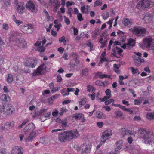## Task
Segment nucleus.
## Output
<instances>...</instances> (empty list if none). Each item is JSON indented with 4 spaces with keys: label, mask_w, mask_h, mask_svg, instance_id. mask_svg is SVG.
<instances>
[{
    "label": "nucleus",
    "mask_w": 154,
    "mask_h": 154,
    "mask_svg": "<svg viewBox=\"0 0 154 154\" xmlns=\"http://www.w3.org/2000/svg\"><path fill=\"white\" fill-rule=\"evenodd\" d=\"M114 100L112 99H110L108 100H106L105 102V104L106 105L109 104L112 102H113Z\"/></svg>",
    "instance_id": "nucleus-42"
},
{
    "label": "nucleus",
    "mask_w": 154,
    "mask_h": 154,
    "mask_svg": "<svg viewBox=\"0 0 154 154\" xmlns=\"http://www.w3.org/2000/svg\"><path fill=\"white\" fill-rule=\"evenodd\" d=\"M111 97V96H109L108 95L105 96L103 97L102 98H100V100H101L102 102H104L107 99H109Z\"/></svg>",
    "instance_id": "nucleus-45"
},
{
    "label": "nucleus",
    "mask_w": 154,
    "mask_h": 154,
    "mask_svg": "<svg viewBox=\"0 0 154 154\" xmlns=\"http://www.w3.org/2000/svg\"><path fill=\"white\" fill-rule=\"evenodd\" d=\"M103 113L100 111L97 112L96 113V117L99 119H101L102 118V116Z\"/></svg>",
    "instance_id": "nucleus-40"
},
{
    "label": "nucleus",
    "mask_w": 154,
    "mask_h": 154,
    "mask_svg": "<svg viewBox=\"0 0 154 154\" xmlns=\"http://www.w3.org/2000/svg\"><path fill=\"white\" fill-rule=\"evenodd\" d=\"M139 133L140 136L144 140L145 144H154V133L151 130L140 128Z\"/></svg>",
    "instance_id": "nucleus-2"
},
{
    "label": "nucleus",
    "mask_w": 154,
    "mask_h": 154,
    "mask_svg": "<svg viewBox=\"0 0 154 154\" xmlns=\"http://www.w3.org/2000/svg\"><path fill=\"white\" fill-rule=\"evenodd\" d=\"M14 122H6L5 124H3L1 126L2 130H8L11 128L14 125Z\"/></svg>",
    "instance_id": "nucleus-13"
},
{
    "label": "nucleus",
    "mask_w": 154,
    "mask_h": 154,
    "mask_svg": "<svg viewBox=\"0 0 154 154\" xmlns=\"http://www.w3.org/2000/svg\"><path fill=\"white\" fill-rule=\"evenodd\" d=\"M15 111L13 106L10 104L3 105L0 106V112L5 115H11Z\"/></svg>",
    "instance_id": "nucleus-5"
},
{
    "label": "nucleus",
    "mask_w": 154,
    "mask_h": 154,
    "mask_svg": "<svg viewBox=\"0 0 154 154\" xmlns=\"http://www.w3.org/2000/svg\"><path fill=\"white\" fill-rule=\"evenodd\" d=\"M137 7L139 9L145 8V6H144V5L143 4L142 1L139 2L137 5Z\"/></svg>",
    "instance_id": "nucleus-28"
},
{
    "label": "nucleus",
    "mask_w": 154,
    "mask_h": 154,
    "mask_svg": "<svg viewBox=\"0 0 154 154\" xmlns=\"http://www.w3.org/2000/svg\"><path fill=\"white\" fill-rule=\"evenodd\" d=\"M133 58L134 61L137 65H138L141 63L143 62L144 61L143 59H141L139 57H136L135 56L133 57Z\"/></svg>",
    "instance_id": "nucleus-20"
},
{
    "label": "nucleus",
    "mask_w": 154,
    "mask_h": 154,
    "mask_svg": "<svg viewBox=\"0 0 154 154\" xmlns=\"http://www.w3.org/2000/svg\"><path fill=\"white\" fill-rule=\"evenodd\" d=\"M128 131L126 129L124 128H122V133L123 136L126 134L128 133Z\"/></svg>",
    "instance_id": "nucleus-53"
},
{
    "label": "nucleus",
    "mask_w": 154,
    "mask_h": 154,
    "mask_svg": "<svg viewBox=\"0 0 154 154\" xmlns=\"http://www.w3.org/2000/svg\"><path fill=\"white\" fill-rule=\"evenodd\" d=\"M78 20L79 21H83L84 19L82 17V16L81 13H79L77 15Z\"/></svg>",
    "instance_id": "nucleus-48"
},
{
    "label": "nucleus",
    "mask_w": 154,
    "mask_h": 154,
    "mask_svg": "<svg viewBox=\"0 0 154 154\" xmlns=\"http://www.w3.org/2000/svg\"><path fill=\"white\" fill-rule=\"evenodd\" d=\"M129 30L132 33L140 37L144 36L146 32V30L145 28L139 26H135L131 28Z\"/></svg>",
    "instance_id": "nucleus-4"
},
{
    "label": "nucleus",
    "mask_w": 154,
    "mask_h": 154,
    "mask_svg": "<svg viewBox=\"0 0 154 154\" xmlns=\"http://www.w3.org/2000/svg\"><path fill=\"white\" fill-rule=\"evenodd\" d=\"M67 92L66 93V94H64V95H68L69 94V92H73L75 91V89L74 88H67Z\"/></svg>",
    "instance_id": "nucleus-44"
},
{
    "label": "nucleus",
    "mask_w": 154,
    "mask_h": 154,
    "mask_svg": "<svg viewBox=\"0 0 154 154\" xmlns=\"http://www.w3.org/2000/svg\"><path fill=\"white\" fill-rule=\"evenodd\" d=\"M102 5V0H96L94 4V7H97L98 6H100Z\"/></svg>",
    "instance_id": "nucleus-35"
},
{
    "label": "nucleus",
    "mask_w": 154,
    "mask_h": 154,
    "mask_svg": "<svg viewBox=\"0 0 154 154\" xmlns=\"http://www.w3.org/2000/svg\"><path fill=\"white\" fill-rule=\"evenodd\" d=\"M79 136L78 131L76 129L63 131L58 134L59 139L61 142L69 141L73 139L79 137Z\"/></svg>",
    "instance_id": "nucleus-3"
},
{
    "label": "nucleus",
    "mask_w": 154,
    "mask_h": 154,
    "mask_svg": "<svg viewBox=\"0 0 154 154\" xmlns=\"http://www.w3.org/2000/svg\"><path fill=\"white\" fill-rule=\"evenodd\" d=\"M122 141L121 140H120L119 142H117L116 143V151L119 150L122 147Z\"/></svg>",
    "instance_id": "nucleus-26"
},
{
    "label": "nucleus",
    "mask_w": 154,
    "mask_h": 154,
    "mask_svg": "<svg viewBox=\"0 0 154 154\" xmlns=\"http://www.w3.org/2000/svg\"><path fill=\"white\" fill-rule=\"evenodd\" d=\"M142 2L143 4L144 5V6H145V8L149 7H151L154 5L153 3L150 2L149 1L147 0H142Z\"/></svg>",
    "instance_id": "nucleus-24"
},
{
    "label": "nucleus",
    "mask_w": 154,
    "mask_h": 154,
    "mask_svg": "<svg viewBox=\"0 0 154 154\" xmlns=\"http://www.w3.org/2000/svg\"><path fill=\"white\" fill-rule=\"evenodd\" d=\"M17 39L15 32H12L11 34L10 37V40L11 41H14L16 40Z\"/></svg>",
    "instance_id": "nucleus-33"
},
{
    "label": "nucleus",
    "mask_w": 154,
    "mask_h": 154,
    "mask_svg": "<svg viewBox=\"0 0 154 154\" xmlns=\"http://www.w3.org/2000/svg\"><path fill=\"white\" fill-rule=\"evenodd\" d=\"M35 127V125L33 123H30L25 126L24 130V131L29 132L33 131Z\"/></svg>",
    "instance_id": "nucleus-16"
},
{
    "label": "nucleus",
    "mask_w": 154,
    "mask_h": 154,
    "mask_svg": "<svg viewBox=\"0 0 154 154\" xmlns=\"http://www.w3.org/2000/svg\"><path fill=\"white\" fill-rule=\"evenodd\" d=\"M97 124L98 127L101 128L103 126V123L102 122H97Z\"/></svg>",
    "instance_id": "nucleus-62"
},
{
    "label": "nucleus",
    "mask_w": 154,
    "mask_h": 154,
    "mask_svg": "<svg viewBox=\"0 0 154 154\" xmlns=\"http://www.w3.org/2000/svg\"><path fill=\"white\" fill-rule=\"evenodd\" d=\"M92 145L90 143H85L81 145L82 153L88 154L90 152Z\"/></svg>",
    "instance_id": "nucleus-9"
},
{
    "label": "nucleus",
    "mask_w": 154,
    "mask_h": 154,
    "mask_svg": "<svg viewBox=\"0 0 154 154\" xmlns=\"http://www.w3.org/2000/svg\"><path fill=\"white\" fill-rule=\"evenodd\" d=\"M116 106H118L121 109H122L124 111H126L127 108H125V107L124 106H121L120 105L118 104H116Z\"/></svg>",
    "instance_id": "nucleus-55"
},
{
    "label": "nucleus",
    "mask_w": 154,
    "mask_h": 154,
    "mask_svg": "<svg viewBox=\"0 0 154 154\" xmlns=\"http://www.w3.org/2000/svg\"><path fill=\"white\" fill-rule=\"evenodd\" d=\"M152 39L150 37H146L144 38L142 43H139V46L142 48L149 47L151 44Z\"/></svg>",
    "instance_id": "nucleus-7"
},
{
    "label": "nucleus",
    "mask_w": 154,
    "mask_h": 154,
    "mask_svg": "<svg viewBox=\"0 0 154 154\" xmlns=\"http://www.w3.org/2000/svg\"><path fill=\"white\" fill-rule=\"evenodd\" d=\"M25 7L23 2H20L19 5L17 7V11L20 14H22L24 12Z\"/></svg>",
    "instance_id": "nucleus-18"
},
{
    "label": "nucleus",
    "mask_w": 154,
    "mask_h": 154,
    "mask_svg": "<svg viewBox=\"0 0 154 154\" xmlns=\"http://www.w3.org/2000/svg\"><path fill=\"white\" fill-rule=\"evenodd\" d=\"M36 136V133L35 131H32L29 134V136L27 139L26 140V141H27V140H32Z\"/></svg>",
    "instance_id": "nucleus-25"
},
{
    "label": "nucleus",
    "mask_w": 154,
    "mask_h": 154,
    "mask_svg": "<svg viewBox=\"0 0 154 154\" xmlns=\"http://www.w3.org/2000/svg\"><path fill=\"white\" fill-rule=\"evenodd\" d=\"M127 141L129 144H131L133 141L132 138L131 136H130L128 137L127 139Z\"/></svg>",
    "instance_id": "nucleus-64"
},
{
    "label": "nucleus",
    "mask_w": 154,
    "mask_h": 154,
    "mask_svg": "<svg viewBox=\"0 0 154 154\" xmlns=\"http://www.w3.org/2000/svg\"><path fill=\"white\" fill-rule=\"evenodd\" d=\"M118 60L119 61H118L116 59V69H118V68H119L120 66V65L122 64H123V62H122L121 61H120V58H119Z\"/></svg>",
    "instance_id": "nucleus-34"
},
{
    "label": "nucleus",
    "mask_w": 154,
    "mask_h": 154,
    "mask_svg": "<svg viewBox=\"0 0 154 154\" xmlns=\"http://www.w3.org/2000/svg\"><path fill=\"white\" fill-rule=\"evenodd\" d=\"M114 38H112L110 40L109 43V44L108 48V50L110 49L111 45H112L113 43L114 44V45H116V41L114 42Z\"/></svg>",
    "instance_id": "nucleus-31"
},
{
    "label": "nucleus",
    "mask_w": 154,
    "mask_h": 154,
    "mask_svg": "<svg viewBox=\"0 0 154 154\" xmlns=\"http://www.w3.org/2000/svg\"><path fill=\"white\" fill-rule=\"evenodd\" d=\"M60 89V87H59L56 88H53L51 89V91L52 93H54L59 90Z\"/></svg>",
    "instance_id": "nucleus-51"
},
{
    "label": "nucleus",
    "mask_w": 154,
    "mask_h": 154,
    "mask_svg": "<svg viewBox=\"0 0 154 154\" xmlns=\"http://www.w3.org/2000/svg\"><path fill=\"white\" fill-rule=\"evenodd\" d=\"M122 23L125 26H129L132 24V22L131 19L127 18H124L123 20Z\"/></svg>",
    "instance_id": "nucleus-19"
},
{
    "label": "nucleus",
    "mask_w": 154,
    "mask_h": 154,
    "mask_svg": "<svg viewBox=\"0 0 154 154\" xmlns=\"http://www.w3.org/2000/svg\"><path fill=\"white\" fill-rule=\"evenodd\" d=\"M89 70L88 68L86 67L83 69L80 72V75L82 76L86 77L88 75Z\"/></svg>",
    "instance_id": "nucleus-21"
},
{
    "label": "nucleus",
    "mask_w": 154,
    "mask_h": 154,
    "mask_svg": "<svg viewBox=\"0 0 154 154\" xmlns=\"http://www.w3.org/2000/svg\"><path fill=\"white\" fill-rule=\"evenodd\" d=\"M86 102V99L85 98H84L81 100L79 103L80 107H82V106H83L85 104Z\"/></svg>",
    "instance_id": "nucleus-37"
},
{
    "label": "nucleus",
    "mask_w": 154,
    "mask_h": 154,
    "mask_svg": "<svg viewBox=\"0 0 154 154\" xmlns=\"http://www.w3.org/2000/svg\"><path fill=\"white\" fill-rule=\"evenodd\" d=\"M73 117L76 120H81V121L82 122H84L85 121L84 115L81 113L76 114L73 116Z\"/></svg>",
    "instance_id": "nucleus-17"
},
{
    "label": "nucleus",
    "mask_w": 154,
    "mask_h": 154,
    "mask_svg": "<svg viewBox=\"0 0 154 154\" xmlns=\"http://www.w3.org/2000/svg\"><path fill=\"white\" fill-rule=\"evenodd\" d=\"M116 53L117 52V54L121 56V54L122 52L123 51L120 48L116 47Z\"/></svg>",
    "instance_id": "nucleus-41"
},
{
    "label": "nucleus",
    "mask_w": 154,
    "mask_h": 154,
    "mask_svg": "<svg viewBox=\"0 0 154 154\" xmlns=\"http://www.w3.org/2000/svg\"><path fill=\"white\" fill-rule=\"evenodd\" d=\"M23 149L21 146H16L13 147L11 151V154H23Z\"/></svg>",
    "instance_id": "nucleus-11"
},
{
    "label": "nucleus",
    "mask_w": 154,
    "mask_h": 154,
    "mask_svg": "<svg viewBox=\"0 0 154 154\" xmlns=\"http://www.w3.org/2000/svg\"><path fill=\"white\" fill-rule=\"evenodd\" d=\"M37 64L36 60H35L33 59L29 58L26 61L25 65L26 66L34 68L35 67Z\"/></svg>",
    "instance_id": "nucleus-12"
},
{
    "label": "nucleus",
    "mask_w": 154,
    "mask_h": 154,
    "mask_svg": "<svg viewBox=\"0 0 154 154\" xmlns=\"http://www.w3.org/2000/svg\"><path fill=\"white\" fill-rule=\"evenodd\" d=\"M117 34L119 38H119V42L116 41V45H120L121 47L125 49H130L132 47L134 46L135 45L134 40L131 38L130 39L128 40V43L125 44V41L126 38V36L124 33L120 30H118L117 32Z\"/></svg>",
    "instance_id": "nucleus-1"
},
{
    "label": "nucleus",
    "mask_w": 154,
    "mask_h": 154,
    "mask_svg": "<svg viewBox=\"0 0 154 154\" xmlns=\"http://www.w3.org/2000/svg\"><path fill=\"white\" fill-rule=\"evenodd\" d=\"M67 111V110L66 108H62L60 110V112L59 113L60 115H62L64 112H66Z\"/></svg>",
    "instance_id": "nucleus-56"
},
{
    "label": "nucleus",
    "mask_w": 154,
    "mask_h": 154,
    "mask_svg": "<svg viewBox=\"0 0 154 154\" xmlns=\"http://www.w3.org/2000/svg\"><path fill=\"white\" fill-rule=\"evenodd\" d=\"M67 119H63L61 121V123L63 127H66L67 125Z\"/></svg>",
    "instance_id": "nucleus-39"
},
{
    "label": "nucleus",
    "mask_w": 154,
    "mask_h": 154,
    "mask_svg": "<svg viewBox=\"0 0 154 154\" xmlns=\"http://www.w3.org/2000/svg\"><path fill=\"white\" fill-rule=\"evenodd\" d=\"M3 28L5 30H7L9 28L8 25V24L4 23L3 25Z\"/></svg>",
    "instance_id": "nucleus-61"
},
{
    "label": "nucleus",
    "mask_w": 154,
    "mask_h": 154,
    "mask_svg": "<svg viewBox=\"0 0 154 154\" xmlns=\"http://www.w3.org/2000/svg\"><path fill=\"white\" fill-rule=\"evenodd\" d=\"M6 79L8 83H11L13 81V75L11 74H8Z\"/></svg>",
    "instance_id": "nucleus-30"
},
{
    "label": "nucleus",
    "mask_w": 154,
    "mask_h": 154,
    "mask_svg": "<svg viewBox=\"0 0 154 154\" xmlns=\"http://www.w3.org/2000/svg\"><path fill=\"white\" fill-rule=\"evenodd\" d=\"M47 66L45 63L41 64L37 69L35 73L37 75H42L46 71Z\"/></svg>",
    "instance_id": "nucleus-10"
},
{
    "label": "nucleus",
    "mask_w": 154,
    "mask_h": 154,
    "mask_svg": "<svg viewBox=\"0 0 154 154\" xmlns=\"http://www.w3.org/2000/svg\"><path fill=\"white\" fill-rule=\"evenodd\" d=\"M13 20L17 26H19L23 23L22 21L17 20L14 15H13Z\"/></svg>",
    "instance_id": "nucleus-29"
},
{
    "label": "nucleus",
    "mask_w": 154,
    "mask_h": 154,
    "mask_svg": "<svg viewBox=\"0 0 154 154\" xmlns=\"http://www.w3.org/2000/svg\"><path fill=\"white\" fill-rule=\"evenodd\" d=\"M154 112L152 113H148L146 114L147 118L149 120L153 119H154Z\"/></svg>",
    "instance_id": "nucleus-32"
},
{
    "label": "nucleus",
    "mask_w": 154,
    "mask_h": 154,
    "mask_svg": "<svg viewBox=\"0 0 154 154\" xmlns=\"http://www.w3.org/2000/svg\"><path fill=\"white\" fill-rule=\"evenodd\" d=\"M134 102L135 105H138L140 104L142 102V101L141 99H139L134 100Z\"/></svg>",
    "instance_id": "nucleus-43"
},
{
    "label": "nucleus",
    "mask_w": 154,
    "mask_h": 154,
    "mask_svg": "<svg viewBox=\"0 0 154 154\" xmlns=\"http://www.w3.org/2000/svg\"><path fill=\"white\" fill-rule=\"evenodd\" d=\"M45 50V48L43 46L40 47L38 49V50L40 52H42L44 51Z\"/></svg>",
    "instance_id": "nucleus-59"
},
{
    "label": "nucleus",
    "mask_w": 154,
    "mask_h": 154,
    "mask_svg": "<svg viewBox=\"0 0 154 154\" xmlns=\"http://www.w3.org/2000/svg\"><path fill=\"white\" fill-rule=\"evenodd\" d=\"M152 18V16L150 14H146L144 16V18L145 21L147 23L150 22Z\"/></svg>",
    "instance_id": "nucleus-22"
},
{
    "label": "nucleus",
    "mask_w": 154,
    "mask_h": 154,
    "mask_svg": "<svg viewBox=\"0 0 154 154\" xmlns=\"http://www.w3.org/2000/svg\"><path fill=\"white\" fill-rule=\"evenodd\" d=\"M112 130L110 129H107L104 131L101 137V142L104 143L106 140L109 139L107 137H109L112 135Z\"/></svg>",
    "instance_id": "nucleus-8"
},
{
    "label": "nucleus",
    "mask_w": 154,
    "mask_h": 154,
    "mask_svg": "<svg viewBox=\"0 0 154 154\" xmlns=\"http://www.w3.org/2000/svg\"><path fill=\"white\" fill-rule=\"evenodd\" d=\"M62 78L61 75L60 74H58L57 78V82H60L62 81Z\"/></svg>",
    "instance_id": "nucleus-63"
},
{
    "label": "nucleus",
    "mask_w": 154,
    "mask_h": 154,
    "mask_svg": "<svg viewBox=\"0 0 154 154\" xmlns=\"http://www.w3.org/2000/svg\"><path fill=\"white\" fill-rule=\"evenodd\" d=\"M26 7L27 9L32 12L36 13L37 11V5L32 1H28L26 4Z\"/></svg>",
    "instance_id": "nucleus-6"
},
{
    "label": "nucleus",
    "mask_w": 154,
    "mask_h": 154,
    "mask_svg": "<svg viewBox=\"0 0 154 154\" xmlns=\"http://www.w3.org/2000/svg\"><path fill=\"white\" fill-rule=\"evenodd\" d=\"M111 56L112 57L116 56V49L114 47L112 49Z\"/></svg>",
    "instance_id": "nucleus-60"
},
{
    "label": "nucleus",
    "mask_w": 154,
    "mask_h": 154,
    "mask_svg": "<svg viewBox=\"0 0 154 154\" xmlns=\"http://www.w3.org/2000/svg\"><path fill=\"white\" fill-rule=\"evenodd\" d=\"M90 7L88 5H83L81 7L80 10L82 14H88Z\"/></svg>",
    "instance_id": "nucleus-23"
},
{
    "label": "nucleus",
    "mask_w": 154,
    "mask_h": 154,
    "mask_svg": "<svg viewBox=\"0 0 154 154\" xmlns=\"http://www.w3.org/2000/svg\"><path fill=\"white\" fill-rule=\"evenodd\" d=\"M72 28L73 30L74 35H77L78 33V29L75 27H73Z\"/></svg>",
    "instance_id": "nucleus-58"
},
{
    "label": "nucleus",
    "mask_w": 154,
    "mask_h": 154,
    "mask_svg": "<svg viewBox=\"0 0 154 154\" xmlns=\"http://www.w3.org/2000/svg\"><path fill=\"white\" fill-rule=\"evenodd\" d=\"M59 96V95L58 94H56L51 96V97H50L49 99V100H54L56 98H57Z\"/></svg>",
    "instance_id": "nucleus-52"
},
{
    "label": "nucleus",
    "mask_w": 154,
    "mask_h": 154,
    "mask_svg": "<svg viewBox=\"0 0 154 154\" xmlns=\"http://www.w3.org/2000/svg\"><path fill=\"white\" fill-rule=\"evenodd\" d=\"M65 20V23L67 24V25H69L70 23V21L69 20L66 16L64 17Z\"/></svg>",
    "instance_id": "nucleus-50"
},
{
    "label": "nucleus",
    "mask_w": 154,
    "mask_h": 154,
    "mask_svg": "<svg viewBox=\"0 0 154 154\" xmlns=\"http://www.w3.org/2000/svg\"><path fill=\"white\" fill-rule=\"evenodd\" d=\"M43 12L45 14V16L46 17L47 19L49 20H50V17L48 13L45 9H44Z\"/></svg>",
    "instance_id": "nucleus-54"
},
{
    "label": "nucleus",
    "mask_w": 154,
    "mask_h": 154,
    "mask_svg": "<svg viewBox=\"0 0 154 154\" xmlns=\"http://www.w3.org/2000/svg\"><path fill=\"white\" fill-rule=\"evenodd\" d=\"M59 42L60 43L63 42L64 45L66 44V41L65 40V38L64 36H62L60 38L59 40Z\"/></svg>",
    "instance_id": "nucleus-38"
},
{
    "label": "nucleus",
    "mask_w": 154,
    "mask_h": 154,
    "mask_svg": "<svg viewBox=\"0 0 154 154\" xmlns=\"http://www.w3.org/2000/svg\"><path fill=\"white\" fill-rule=\"evenodd\" d=\"M6 149L5 148L0 149V154H6Z\"/></svg>",
    "instance_id": "nucleus-57"
},
{
    "label": "nucleus",
    "mask_w": 154,
    "mask_h": 154,
    "mask_svg": "<svg viewBox=\"0 0 154 154\" xmlns=\"http://www.w3.org/2000/svg\"><path fill=\"white\" fill-rule=\"evenodd\" d=\"M33 29L32 26L30 24H28L26 26H24L22 28V29L24 31V32L28 34L31 33Z\"/></svg>",
    "instance_id": "nucleus-15"
},
{
    "label": "nucleus",
    "mask_w": 154,
    "mask_h": 154,
    "mask_svg": "<svg viewBox=\"0 0 154 154\" xmlns=\"http://www.w3.org/2000/svg\"><path fill=\"white\" fill-rule=\"evenodd\" d=\"M99 78L101 79H103L106 78H110V75L106 74L100 75H99Z\"/></svg>",
    "instance_id": "nucleus-46"
},
{
    "label": "nucleus",
    "mask_w": 154,
    "mask_h": 154,
    "mask_svg": "<svg viewBox=\"0 0 154 154\" xmlns=\"http://www.w3.org/2000/svg\"><path fill=\"white\" fill-rule=\"evenodd\" d=\"M61 93L63 94V96H67V95H64L66 94V93L67 92V89L66 88H64L60 90Z\"/></svg>",
    "instance_id": "nucleus-47"
},
{
    "label": "nucleus",
    "mask_w": 154,
    "mask_h": 154,
    "mask_svg": "<svg viewBox=\"0 0 154 154\" xmlns=\"http://www.w3.org/2000/svg\"><path fill=\"white\" fill-rule=\"evenodd\" d=\"M0 100L2 104L6 105L10 101V97L8 95L3 94L0 97Z\"/></svg>",
    "instance_id": "nucleus-14"
},
{
    "label": "nucleus",
    "mask_w": 154,
    "mask_h": 154,
    "mask_svg": "<svg viewBox=\"0 0 154 154\" xmlns=\"http://www.w3.org/2000/svg\"><path fill=\"white\" fill-rule=\"evenodd\" d=\"M93 88L90 85H88L87 86V90L89 92H92L93 91Z\"/></svg>",
    "instance_id": "nucleus-49"
},
{
    "label": "nucleus",
    "mask_w": 154,
    "mask_h": 154,
    "mask_svg": "<svg viewBox=\"0 0 154 154\" xmlns=\"http://www.w3.org/2000/svg\"><path fill=\"white\" fill-rule=\"evenodd\" d=\"M131 72L133 74L138 75L140 73V72L137 68H134L133 67H131L130 68Z\"/></svg>",
    "instance_id": "nucleus-27"
},
{
    "label": "nucleus",
    "mask_w": 154,
    "mask_h": 154,
    "mask_svg": "<svg viewBox=\"0 0 154 154\" xmlns=\"http://www.w3.org/2000/svg\"><path fill=\"white\" fill-rule=\"evenodd\" d=\"M99 33L98 31L95 30L92 32L91 33L92 37L95 38L98 35Z\"/></svg>",
    "instance_id": "nucleus-36"
}]
</instances>
